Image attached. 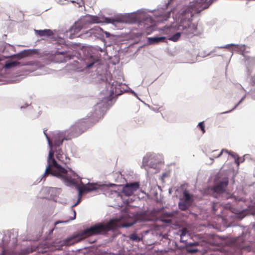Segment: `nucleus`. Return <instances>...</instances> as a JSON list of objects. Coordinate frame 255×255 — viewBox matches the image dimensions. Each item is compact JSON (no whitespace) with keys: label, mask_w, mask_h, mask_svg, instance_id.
<instances>
[{"label":"nucleus","mask_w":255,"mask_h":255,"mask_svg":"<svg viewBox=\"0 0 255 255\" xmlns=\"http://www.w3.org/2000/svg\"><path fill=\"white\" fill-rule=\"evenodd\" d=\"M119 222V220L115 219L106 223L95 224L79 233L71 240H75L79 242L91 236L106 234L108 232L116 229L118 226Z\"/></svg>","instance_id":"f257e3e1"},{"label":"nucleus","mask_w":255,"mask_h":255,"mask_svg":"<svg viewBox=\"0 0 255 255\" xmlns=\"http://www.w3.org/2000/svg\"><path fill=\"white\" fill-rule=\"evenodd\" d=\"M88 128L87 123L84 120H80L72 125L69 128L64 131L55 134V145H61L63 140L76 137L83 132Z\"/></svg>","instance_id":"f03ea898"},{"label":"nucleus","mask_w":255,"mask_h":255,"mask_svg":"<svg viewBox=\"0 0 255 255\" xmlns=\"http://www.w3.org/2000/svg\"><path fill=\"white\" fill-rule=\"evenodd\" d=\"M44 134L46 136L51 149L49 152L48 158L47 160L48 165L46 168L43 176L46 177L50 174L60 179L64 178L65 177L64 175L62 174H66L67 171L66 169L62 167L61 165L58 164L53 158L54 152L52 149V144L51 141L45 132H44Z\"/></svg>","instance_id":"7ed1b4c3"},{"label":"nucleus","mask_w":255,"mask_h":255,"mask_svg":"<svg viewBox=\"0 0 255 255\" xmlns=\"http://www.w3.org/2000/svg\"><path fill=\"white\" fill-rule=\"evenodd\" d=\"M100 22H101V20L97 16L87 14L75 23L71 28V31H73L74 32H78L81 29L86 28L89 24L98 23Z\"/></svg>","instance_id":"20e7f679"},{"label":"nucleus","mask_w":255,"mask_h":255,"mask_svg":"<svg viewBox=\"0 0 255 255\" xmlns=\"http://www.w3.org/2000/svg\"><path fill=\"white\" fill-rule=\"evenodd\" d=\"M64 178H62L61 179L64 180L65 182L70 183L71 184L74 185L76 186L78 190V201L77 203H76L74 206H76L80 201V198L82 195V194L85 192H88L92 191H94L96 189V187L93 185H83L81 180L80 181V184L82 185L80 186V185H77L75 180L73 179H71L64 175Z\"/></svg>","instance_id":"39448f33"},{"label":"nucleus","mask_w":255,"mask_h":255,"mask_svg":"<svg viewBox=\"0 0 255 255\" xmlns=\"http://www.w3.org/2000/svg\"><path fill=\"white\" fill-rule=\"evenodd\" d=\"M140 18L138 15L135 13L127 14L121 15L115 19L106 18V22L107 23H113L114 22L135 23L139 22Z\"/></svg>","instance_id":"423d86ee"},{"label":"nucleus","mask_w":255,"mask_h":255,"mask_svg":"<svg viewBox=\"0 0 255 255\" xmlns=\"http://www.w3.org/2000/svg\"><path fill=\"white\" fill-rule=\"evenodd\" d=\"M197 29V25L189 20L181 22L178 27V29L182 31V34L187 36L195 35Z\"/></svg>","instance_id":"0eeeda50"},{"label":"nucleus","mask_w":255,"mask_h":255,"mask_svg":"<svg viewBox=\"0 0 255 255\" xmlns=\"http://www.w3.org/2000/svg\"><path fill=\"white\" fill-rule=\"evenodd\" d=\"M54 140V147L55 149L56 157L60 162L64 164H67L70 162V158L64 154L61 148L59 147L61 145L57 146L55 145V135L53 137Z\"/></svg>","instance_id":"6e6552de"},{"label":"nucleus","mask_w":255,"mask_h":255,"mask_svg":"<svg viewBox=\"0 0 255 255\" xmlns=\"http://www.w3.org/2000/svg\"><path fill=\"white\" fill-rule=\"evenodd\" d=\"M228 178H224L222 181L212 187L211 191L216 193H222L225 191L226 188L228 185Z\"/></svg>","instance_id":"1a4fd4ad"},{"label":"nucleus","mask_w":255,"mask_h":255,"mask_svg":"<svg viewBox=\"0 0 255 255\" xmlns=\"http://www.w3.org/2000/svg\"><path fill=\"white\" fill-rule=\"evenodd\" d=\"M139 187L138 182L128 183L125 185L123 189V193L126 196H131Z\"/></svg>","instance_id":"9d476101"},{"label":"nucleus","mask_w":255,"mask_h":255,"mask_svg":"<svg viewBox=\"0 0 255 255\" xmlns=\"http://www.w3.org/2000/svg\"><path fill=\"white\" fill-rule=\"evenodd\" d=\"M36 53H37V50L36 49L24 50L23 51L18 53L16 55V57L19 59H20L35 54Z\"/></svg>","instance_id":"9b49d317"},{"label":"nucleus","mask_w":255,"mask_h":255,"mask_svg":"<svg viewBox=\"0 0 255 255\" xmlns=\"http://www.w3.org/2000/svg\"><path fill=\"white\" fill-rule=\"evenodd\" d=\"M35 33L39 36H51L53 35V31L50 29L35 30Z\"/></svg>","instance_id":"f8f14e48"},{"label":"nucleus","mask_w":255,"mask_h":255,"mask_svg":"<svg viewBox=\"0 0 255 255\" xmlns=\"http://www.w3.org/2000/svg\"><path fill=\"white\" fill-rule=\"evenodd\" d=\"M226 153L229 155H230L231 156H232L235 160V163L238 165H239L240 164V162L239 161V157H237L236 155L232 152H231V151H228V150L227 149H222L220 152L219 153V154L216 157H220L222 154L223 153Z\"/></svg>","instance_id":"ddd939ff"},{"label":"nucleus","mask_w":255,"mask_h":255,"mask_svg":"<svg viewBox=\"0 0 255 255\" xmlns=\"http://www.w3.org/2000/svg\"><path fill=\"white\" fill-rule=\"evenodd\" d=\"M165 39V37H148L147 41L149 44H157L160 42H163Z\"/></svg>","instance_id":"4468645a"},{"label":"nucleus","mask_w":255,"mask_h":255,"mask_svg":"<svg viewBox=\"0 0 255 255\" xmlns=\"http://www.w3.org/2000/svg\"><path fill=\"white\" fill-rule=\"evenodd\" d=\"M233 244L239 248L242 249L245 248V246L243 245V238L239 237L234 239Z\"/></svg>","instance_id":"2eb2a0df"},{"label":"nucleus","mask_w":255,"mask_h":255,"mask_svg":"<svg viewBox=\"0 0 255 255\" xmlns=\"http://www.w3.org/2000/svg\"><path fill=\"white\" fill-rule=\"evenodd\" d=\"M191 203L186 201L183 200L178 204L179 209L182 211H185L190 205Z\"/></svg>","instance_id":"dca6fc26"},{"label":"nucleus","mask_w":255,"mask_h":255,"mask_svg":"<svg viewBox=\"0 0 255 255\" xmlns=\"http://www.w3.org/2000/svg\"><path fill=\"white\" fill-rule=\"evenodd\" d=\"M128 238L133 242H139L142 240V237L138 236L136 234H132L128 236Z\"/></svg>","instance_id":"f3484780"},{"label":"nucleus","mask_w":255,"mask_h":255,"mask_svg":"<svg viewBox=\"0 0 255 255\" xmlns=\"http://www.w3.org/2000/svg\"><path fill=\"white\" fill-rule=\"evenodd\" d=\"M198 245V243H187L186 244V247H187V251L188 253H197L198 252V250L197 249H190L189 248V247H192L193 246H196Z\"/></svg>","instance_id":"a211bd4d"},{"label":"nucleus","mask_w":255,"mask_h":255,"mask_svg":"<svg viewBox=\"0 0 255 255\" xmlns=\"http://www.w3.org/2000/svg\"><path fill=\"white\" fill-rule=\"evenodd\" d=\"M181 34H182V32H176L175 34L169 37L168 39L174 42H176L179 39Z\"/></svg>","instance_id":"6ab92c4d"},{"label":"nucleus","mask_w":255,"mask_h":255,"mask_svg":"<svg viewBox=\"0 0 255 255\" xmlns=\"http://www.w3.org/2000/svg\"><path fill=\"white\" fill-rule=\"evenodd\" d=\"M19 62L17 61H11L6 63L4 67L5 68H10L11 67L17 66L19 65Z\"/></svg>","instance_id":"aec40b11"},{"label":"nucleus","mask_w":255,"mask_h":255,"mask_svg":"<svg viewBox=\"0 0 255 255\" xmlns=\"http://www.w3.org/2000/svg\"><path fill=\"white\" fill-rule=\"evenodd\" d=\"M184 200L188 202L192 203V200L191 195L187 191H184L183 192Z\"/></svg>","instance_id":"412c9836"},{"label":"nucleus","mask_w":255,"mask_h":255,"mask_svg":"<svg viewBox=\"0 0 255 255\" xmlns=\"http://www.w3.org/2000/svg\"><path fill=\"white\" fill-rule=\"evenodd\" d=\"M187 233V229L185 228H184L181 231V233L180 235V242H184L185 240L184 239V237L185 236L186 234Z\"/></svg>","instance_id":"4be33fe9"},{"label":"nucleus","mask_w":255,"mask_h":255,"mask_svg":"<svg viewBox=\"0 0 255 255\" xmlns=\"http://www.w3.org/2000/svg\"><path fill=\"white\" fill-rule=\"evenodd\" d=\"M135 222H136L134 220V221H133L132 222H131L130 223H123V224H122V227H130L132 225H134L135 223Z\"/></svg>","instance_id":"5701e85b"},{"label":"nucleus","mask_w":255,"mask_h":255,"mask_svg":"<svg viewBox=\"0 0 255 255\" xmlns=\"http://www.w3.org/2000/svg\"><path fill=\"white\" fill-rule=\"evenodd\" d=\"M171 11H168L166 12L163 15V19L162 20L166 21L168 20V19L170 16Z\"/></svg>","instance_id":"b1692460"},{"label":"nucleus","mask_w":255,"mask_h":255,"mask_svg":"<svg viewBox=\"0 0 255 255\" xmlns=\"http://www.w3.org/2000/svg\"><path fill=\"white\" fill-rule=\"evenodd\" d=\"M198 127L201 129L203 133L205 132V126L203 122L199 123L198 124Z\"/></svg>","instance_id":"393cba45"},{"label":"nucleus","mask_w":255,"mask_h":255,"mask_svg":"<svg viewBox=\"0 0 255 255\" xmlns=\"http://www.w3.org/2000/svg\"><path fill=\"white\" fill-rule=\"evenodd\" d=\"M219 205V204L217 203H214L212 205V209L213 212L215 213L216 211V207Z\"/></svg>","instance_id":"a878e982"},{"label":"nucleus","mask_w":255,"mask_h":255,"mask_svg":"<svg viewBox=\"0 0 255 255\" xmlns=\"http://www.w3.org/2000/svg\"><path fill=\"white\" fill-rule=\"evenodd\" d=\"M97 61H98V60H95H95H94V61H93L92 62L87 64V66H86V67H87V68H90V67H91L93 65V64H94V63H95V62Z\"/></svg>","instance_id":"bb28decb"},{"label":"nucleus","mask_w":255,"mask_h":255,"mask_svg":"<svg viewBox=\"0 0 255 255\" xmlns=\"http://www.w3.org/2000/svg\"><path fill=\"white\" fill-rule=\"evenodd\" d=\"M175 30V29L173 27H169L167 28L165 31L166 32H167V31L169 30V32L173 33Z\"/></svg>","instance_id":"cd10ccee"},{"label":"nucleus","mask_w":255,"mask_h":255,"mask_svg":"<svg viewBox=\"0 0 255 255\" xmlns=\"http://www.w3.org/2000/svg\"><path fill=\"white\" fill-rule=\"evenodd\" d=\"M233 45L231 44V45H227L226 46L224 47V48H230L231 46H232Z\"/></svg>","instance_id":"c85d7f7f"},{"label":"nucleus","mask_w":255,"mask_h":255,"mask_svg":"<svg viewBox=\"0 0 255 255\" xmlns=\"http://www.w3.org/2000/svg\"><path fill=\"white\" fill-rule=\"evenodd\" d=\"M61 222H60V221H57V222H55V225H57V224H58V223H61Z\"/></svg>","instance_id":"c756f323"},{"label":"nucleus","mask_w":255,"mask_h":255,"mask_svg":"<svg viewBox=\"0 0 255 255\" xmlns=\"http://www.w3.org/2000/svg\"><path fill=\"white\" fill-rule=\"evenodd\" d=\"M58 53L60 54H62V55L64 54V52H58Z\"/></svg>","instance_id":"7c9ffc66"},{"label":"nucleus","mask_w":255,"mask_h":255,"mask_svg":"<svg viewBox=\"0 0 255 255\" xmlns=\"http://www.w3.org/2000/svg\"><path fill=\"white\" fill-rule=\"evenodd\" d=\"M252 61H253L254 62H255V59L254 58H252Z\"/></svg>","instance_id":"2f4dec72"},{"label":"nucleus","mask_w":255,"mask_h":255,"mask_svg":"<svg viewBox=\"0 0 255 255\" xmlns=\"http://www.w3.org/2000/svg\"><path fill=\"white\" fill-rule=\"evenodd\" d=\"M74 219L75 218V217H76V212L75 211H74Z\"/></svg>","instance_id":"473e14b6"},{"label":"nucleus","mask_w":255,"mask_h":255,"mask_svg":"<svg viewBox=\"0 0 255 255\" xmlns=\"http://www.w3.org/2000/svg\"><path fill=\"white\" fill-rule=\"evenodd\" d=\"M66 60L65 59H64V60H62V61H61V62H63V61H66Z\"/></svg>","instance_id":"72a5a7b5"},{"label":"nucleus","mask_w":255,"mask_h":255,"mask_svg":"<svg viewBox=\"0 0 255 255\" xmlns=\"http://www.w3.org/2000/svg\"><path fill=\"white\" fill-rule=\"evenodd\" d=\"M106 34L107 35V36H108V35H109V34L108 33V32H106Z\"/></svg>","instance_id":"f704fd0d"}]
</instances>
